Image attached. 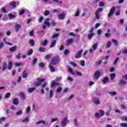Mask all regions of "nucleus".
Returning <instances> with one entry per match:
<instances>
[{
	"label": "nucleus",
	"instance_id": "f257e3e1",
	"mask_svg": "<svg viewBox=\"0 0 127 127\" xmlns=\"http://www.w3.org/2000/svg\"><path fill=\"white\" fill-rule=\"evenodd\" d=\"M60 62V58L57 56H55L52 58L51 61V64H53V65H57V64H58Z\"/></svg>",
	"mask_w": 127,
	"mask_h": 127
},
{
	"label": "nucleus",
	"instance_id": "f03ea898",
	"mask_svg": "<svg viewBox=\"0 0 127 127\" xmlns=\"http://www.w3.org/2000/svg\"><path fill=\"white\" fill-rule=\"evenodd\" d=\"M37 81H35L34 82V87H39V86L41 85V83H42V82H44V81H45L46 79L45 78H40L39 77H38L37 78Z\"/></svg>",
	"mask_w": 127,
	"mask_h": 127
},
{
	"label": "nucleus",
	"instance_id": "7ed1b4c3",
	"mask_svg": "<svg viewBox=\"0 0 127 127\" xmlns=\"http://www.w3.org/2000/svg\"><path fill=\"white\" fill-rule=\"evenodd\" d=\"M101 76V71L100 70H97L94 72L93 77L94 79H98Z\"/></svg>",
	"mask_w": 127,
	"mask_h": 127
},
{
	"label": "nucleus",
	"instance_id": "20e7f679",
	"mask_svg": "<svg viewBox=\"0 0 127 127\" xmlns=\"http://www.w3.org/2000/svg\"><path fill=\"white\" fill-rule=\"evenodd\" d=\"M102 12H103V8H99L97 9V11L95 12V16L97 19H100V16L99 15V13Z\"/></svg>",
	"mask_w": 127,
	"mask_h": 127
},
{
	"label": "nucleus",
	"instance_id": "39448f33",
	"mask_svg": "<svg viewBox=\"0 0 127 127\" xmlns=\"http://www.w3.org/2000/svg\"><path fill=\"white\" fill-rule=\"evenodd\" d=\"M115 11H116V7L113 6L111 8L109 13L108 14V17H110L112 16V15L115 13Z\"/></svg>",
	"mask_w": 127,
	"mask_h": 127
},
{
	"label": "nucleus",
	"instance_id": "423d86ee",
	"mask_svg": "<svg viewBox=\"0 0 127 127\" xmlns=\"http://www.w3.org/2000/svg\"><path fill=\"white\" fill-rule=\"evenodd\" d=\"M14 28L15 32H18L19 29L21 28V25L17 23L15 25Z\"/></svg>",
	"mask_w": 127,
	"mask_h": 127
},
{
	"label": "nucleus",
	"instance_id": "0eeeda50",
	"mask_svg": "<svg viewBox=\"0 0 127 127\" xmlns=\"http://www.w3.org/2000/svg\"><path fill=\"white\" fill-rule=\"evenodd\" d=\"M82 52H83V50H81L79 51L76 55L75 58L76 59H79V58H81V57H82Z\"/></svg>",
	"mask_w": 127,
	"mask_h": 127
},
{
	"label": "nucleus",
	"instance_id": "6e6552de",
	"mask_svg": "<svg viewBox=\"0 0 127 127\" xmlns=\"http://www.w3.org/2000/svg\"><path fill=\"white\" fill-rule=\"evenodd\" d=\"M93 102L95 105H100L101 102L99 98L95 97L93 99Z\"/></svg>",
	"mask_w": 127,
	"mask_h": 127
},
{
	"label": "nucleus",
	"instance_id": "1a4fd4ad",
	"mask_svg": "<svg viewBox=\"0 0 127 127\" xmlns=\"http://www.w3.org/2000/svg\"><path fill=\"white\" fill-rule=\"evenodd\" d=\"M55 86H59V83L55 82V80H53L50 85L51 88H54Z\"/></svg>",
	"mask_w": 127,
	"mask_h": 127
},
{
	"label": "nucleus",
	"instance_id": "9d476101",
	"mask_svg": "<svg viewBox=\"0 0 127 127\" xmlns=\"http://www.w3.org/2000/svg\"><path fill=\"white\" fill-rule=\"evenodd\" d=\"M49 68L51 72H52L53 73L55 72V68L53 66V64L50 63V64H49Z\"/></svg>",
	"mask_w": 127,
	"mask_h": 127
},
{
	"label": "nucleus",
	"instance_id": "9b49d317",
	"mask_svg": "<svg viewBox=\"0 0 127 127\" xmlns=\"http://www.w3.org/2000/svg\"><path fill=\"white\" fill-rule=\"evenodd\" d=\"M68 120L67 119V118L65 117L63 121L61 122L62 127H65L66 125H67V121Z\"/></svg>",
	"mask_w": 127,
	"mask_h": 127
},
{
	"label": "nucleus",
	"instance_id": "f8f14e48",
	"mask_svg": "<svg viewBox=\"0 0 127 127\" xmlns=\"http://www.w3.org/2000/svg\"><path fill=\"white\" fill-rule=\"evenodd\" d=\"M9 5L12 8H16V2L15 1H12L9 3Z\"/></svg>",
	"mask_w": 127,
	"mask_h": 127
},
{
	"label": "nucleus",
	"instance_id": "ddd939ff",
	"mask_svg": "<svg viewBox=\"0 0 127 127\" xmlns=\"http://www.w3.org/2000/svg\"><path fill=\"white\" fill-rule=\"evenodd\" d=\"M126 84H127V82L124 80V79H120L118 82V85H119V86H125Z\"/></svg>",
	"mask_w": 127,
	"mask_h": 127
},
{
	"label": "nucleus",
	"instance_id": "4468645a",
	"mask_svg": "<svg viewBox=\"0 0 127 127\" xmlns=\"http://www.w3.org/2000/svg\"><path fill=\"white\" fill-rule=\"evenodd\" d=\"M74 42V39H69L66 42V46H69V45L72 44Z\"/></svg>",
	"mask_w": 127,
	"mask_h": 127
},
{
	"label": "nucleus",
	"instance_id": "2eb2a0df",
	"mask_svg": "<svg viewBox=\"0 0 127 127\" xmlns=\"http://www.w3.org/2000/svg\"><path fill=\"white\" fill-rule=\"evenodd\" d=\"M44 24L49 27L50 26V22H49V18H46L45 20Z\"/></svg>",
	"mask_w": 127,
	"mask_h": 127
},
{
	"label": "nucleus",
	"instance_id": "dca6fc26",
	"mask_svg": "<svg viewBox=\"0 0 127 127\" xmlns=\"http://www.w3.org/2000/svg\"><path fill=\"white\" fill-rule=\"evenodd\" d=\"M13 103L15 106H17L18 104H19V101H18V99L17 98H14L13 100Z\"/></svg>",
	"mask_w": 127,
	"mask_h": 127
},
{
	"label": "nucleus",
	"instance_id": "f3484780",
	"mask_svg": "<svg viewBox=\"0 0 127 127\" xmlns=\"http://www.w3.org/2000/svg\"><path fill=\"white\" fill-rule=\"evenodd\" d=\"M17 49V47L16 46H14L9 49L10 52H14V51H16V49Z\"/></svg>",
	"mask_w": 127,
	"mask_h": 127
},
{
	"label": "nucleus",
	"instance_id": "a211bd4d",
	"mask_svg": "<svg viewBox=\"0 0 127 127\" xmlns=\"http://www.w3.org/2000/svg\"><path fill=\"white\" fill-rule=\"evenodd\" d=\"M35 90H36V87H31V88H29L28 89V93H32V92H34V91H35Z\"/></svg>",
	"mask_w": 127,
	"mask_h": 127
},
{
	"label": "nucleus",
	"instance_id": "6ab92c4d",
	"mask_svg": "<svg viewBox=\"0 0 127 127\" xmlns=\"http://www.w3.org/2000/svg\"><path fill=\"white\" fill-rule=\"evenodd\" d=\"M65 18V14L64 13H63L60 15H59V19H61V20L64 19Z\"/></svg>",
	"mask_w": 127,
	"mask_h": 127
},
{
	"label": "nucleus",
	"instance_id": "aec40b11",
	"mask_svg": "<svg viewBox=\"0 0 127 127\" xmlns=\"http://www.w3.org/2000/svg\"><path fill=\"white\" fill-rule=\"evenodd\" d=\"M29 43L32 47H33L35 44V41L33 39H30Z\"/></svg>",
	"mask_w": 127,
	"mask_h": 127
},
{
	"label": "nucleus",
	"instance_id": "412c9836",
	"mask_svg": "<svg viewBox=\"0 0 127 127\" xmlns=\"http://www.w3.org/2000/svg\"><path fill=\"white\" fill-rule=\"evenodd\" d=\"M7 67L9 70L12 69V62L10 61L8 63Z\"/></svg>",
	"mask_w": 127,
	"mask_h": 127
},
{
	"label": "nucleus",
	"instance_id": "4be33fe9",
	"mask_svg": "<svg viewBox=\"0 0 127 127\" xmlns=\"http://www.w3.org/2000/svg\"><path fill=\"white\" fill-rule=\"evenodd\" d=\"M94 35H95V33H90L88 35V39L89 40H91L92 38L94 37Z\"/></svg>",
	"mask_w": 127,
	"mask_h": 127
},
{
	"label": "nucleus",
	"instance_id": "5701e85b",
	"mask_svg": "<svg viewBox=\"0 0 127 127\" xmlns=\"http://www.w3.org/2000/svg\"><path fill=\"white\" fill-rule=\"evenodd\" d=\"M41 45L43 46H46L48 44V41L47 40H45L43 42L41 43Z\"/></svg>",
	"mask_w": 127,
	"mask_h": 127
},
{
	"label": "nucleus",
	"instance_id": "b1692460",
	"mask_svg": "<svg viewBox=\"0 0 127 127\" xmlns=\"http://www.w3.org/2000/svg\"><path fill=\"white\" fill-rule=\"evenodd\" d=\"M7 68V64L6 63H3L2 71H5V69Z\"/></svg>",
	"mask_w": 127,
	"mask_h": 127
},
{
	"label": "nucleus",
	"instance_id": "393cba45",
	"mask_svg": "<svg viewBox=\"0 0 127 127\" xmlns=\"http://www.w3.org/2000/svg\"><path fill=\"white\" fill-rule=\"evenodd\" d=\"M108 81H109V77H108L107 76H106L103 78L102 82L103 83H104V84H106V83H107Z\"/></svg>",
	"mask_w": 127,
	"mask_h": 127
},
{
	"label": "nucleus",
	"instance_id": "a878e982",
	"mask_svg": "<svg viewBox=\"0 0 127 127\" xmlns=\"http://www.w3.org/2000/svg\"><path fill=\"white\" fill-rule=\"evenodd\" d=\"M56 42H57L56 40H55V41L52 42V43L50 46V47L51 48H52L53 47H54V46H55V45H56Z\"/></svg>",
	"mask_w": 127,
	"mask_h": 127
},
{
	"label": "nucleus",
	"instance_id": "bb28decb",
	"mask_svg": "<svg viewBox=\"0 0 127 127\" xmlns=\"http://www.w3.org/2000/svg\"><path fill=\"white\" fill-rule=\"evenodd\" d=\"M8 16L10 18V19H12V18H14V17H15V15H13L9 13L8 15Z\"/></svg>",
	"mask_w": 127,
	"mask_h": 127
},
{
	"label": "nucleus",
	"instance_id": "cd10ccee",
	"mask_svg": "<svg viewBox=\"0 0 127 127\" xmlns=\"http://www.w3.org/2000/svg\"><path fill=\"white\" fill-rule=\"evenodd\" d=\"M112 42L114 44L115 46H118V45L119 44V43H118V41L115 39H112Z\"/></svg>",
	"mask_w": 127,
	"mask_h": 127
},
{
	"label": "nucleus",
	"instance_id": "c85d7f7f",
	"mask_svg": "<svg viewBox=\"0 0 127 127\" xmlns=\"http://www.w3.org/2000/svg\"><path fill=\"white\" fill-rule=\"evenodd\" d=\"M108 94H109V95H111V96H116V95H117V92H116V91H112V92H110L108 91Z\"/></svg>",
	"mask_w": 127,
	"mask_h": 127
},
{
	"label": "nucleus",
	"instance_id": "c756f323",
	"mask_svg": "<svg viewBox=\"0 0 127 127\" xmlns=\"http://www.w3.org/2000/svg\"><path fill=\"white\" fill-rule=\"evenodd\" d=\"M27 76H28V74L26 73V70H24L23 72L22 77L23 78H27Z\"/></svg>",
	"mask_w": 127,
	"mask_h": 127
},
{
	"label": "nucleus",
	"instance_id": "7c9ffc66",
	"mask_svg": "<svg viewBox=\"0 0 127 127\" xmlns=\"http://www.w3.org/2000/svg\"><path fill=\"white\" fill-rule=\"evenodd\" d=\"M115 77H116V74L115 73L111 74L110 75V80H111V81H113V80L115 79Z\"/></svg>",
	"mask_w": 127,
	"mask_h": 127
},
{
	"label": "nucleus",
	"instance_id": "2f4dec72",
	"mask_svg": "<svg viewBox=\"0 0 127 127\" xmlns=\"http://www.w3.org/2000/svg\"><path fill=\"white\" fill-rule=\"evenodd\" d=\"M46 122L45 121H43V120H40L39 121H38L37 122H36V125H40V124H45Z\"/></svg>",
	"mask_w": 127,
	"mask_h": 127
},
{
	"label": "nucleus",
	"instance_id": "473e14b6",
	"mask_svg": "<svg viewBox=\"0 0 127 127\" xmlns=\"http://www.w3.org/2000/svg\"><path fill=\"white\" fill-rule=\"evenodd\" d=\"M59 37V34H57V33L54 34L52 36V38H53V39L57 38V37Z\"/></svg>",
	"mask_w": 127,
	"mask_h": 127
},
{
	"label": "nucleus",
	"instance_id": "72a5a7b5",
	"mask_svg": "<svg viewBox=\"0 0 127 127\" xmlns=\"http://www.w3.org/2000/svg\"><path fill=\"white\" fill-rule=\"evenodd\" d=\"M70 64L71 65L73 68H76V67H77V64H76V63L74 62L70 63Z\"/></svg>",
	"mask_w": 127,
	"mask_h": 127
},
{
	"label": "nucleus",
	"instance_id": "f704fd0d",
	"mask_svg": "<svg viewBox=\"0 0 127 127\" xmlns=\"http://www.w3.org/2000/svg\"><path fill=\"white\" fill-rule=\"evenodd\" d=\"M32 53H33V51L32 50V49H30L27 53V55L28 56H29V55H31V54H32Z\"/></svg>",
	"mask_w": 127,
	"mask_h": 127
},
{
	"label": "nucleus",
	"instance_id": "c9c22d12",
	"mask_svg": "<svg viewBox=\"0 0 127 127\" xmlns=\"http://www.w3.org/2000/svg\"><path fill=\"white\" fill-rule=\"evenodd\" d=\"M39 51H40V52H45V49L43 47H40L39 49Z\"/></svg>",
	"mask_w": 127,
	"mask_h": 127
},
{
	"label": "nucleus",
	"instance_id": "e433bc0d",
	"mask_svg": "<svg viewBox=\"0 0 127 127\" xmlns=\"http://www.w3.org/2000/svg\"><path fill=\"white\" fill-rule=\"evenodd\" d=\"M97 47H98V44H95L94 45H93L92 46L93 50H94V51L96 50V49H97Z\"/></svg>",
	"mask_w": 127,
	"mask_h": 127
},
{
	"label": "nucleus",
	"instance_id": "4c0bfd02",
	"mask_svg": "<svg viewBox=\"0 0 127 127\" xmlns=\"http://www.w3.org/2000/svg\"><path fill=\"white\" fill-rule=\"evenodd\" d=\"M25 13V9H23L21 10V11L19 13V15H22V14H24Z\"/></svg>",
	"mask_w": 127,
	"mask_h": 127
},
{
	"label": "nucleus",
	"instance_id": "58836bf2",
	"mask_svg": "<svg viewBox=\"0 0 127 127\" xmlns=\"http://www.w3.org/2000/svg\"><path fill=\"white\" fill-rule=\"evenodd\" d=\"M29 122V118H27L22 121V123H28Z\"/></svg>",
	"mask_w": 127,
	"mask_h": 127
},
{
	"label": "nucleus",
	"instance_id": "ea45409f",
	"mask_svg": "<svg viewBox=\"0 0 127 127\" xmlns=\"http://www.w3.org/2000/svg\"><path fill=\"white\" fill-rule=\"evenodd\" d=\"M111 45H112V42L109 41L107 43V45H106L107 48H110V47H111Z\"/></svg>",
	"mask_w": 127,
	"mask_h": 127
},
{
	"label": "nucleus",
	"instance_id": "a19ab883",
	"mask_svg": "<svg viewBox=\"0 0 127 127\" xmlns=\"http://www.w3.org/2000/svg\"><path fill=\"white\" fill-rule=\"evenodd\" d=\"M120 127H127V123H121L120 124Z\"/></svg>",
	"mask_w": 127,
	"mask_h": 127
},
{
	"label": "nucleus",
	"instance_id": "79ce46f5",
	"mask_svg": "<svg viewBox=\"0 0 127 127\" xmlns=\"http://www.w3.org/2000/svg\"><path fill=\"white\" fill-rule=\"evenodd\" d=\"M10 97V93L7 92L5 94V99H7V98H9Z\"/></svg>",
	"mask_w": 127,
	"mask_h": 127
},
{
	"label": "nucleus",
	"instance_id": "37998d69",
	"mask_svg": "<svg viewBox=\"0 0 127 127\" xmlns=\"http://www.w3.org/2000/svg\"><path fill=\"white\" fill-rule=\"evenodd\" d=\"M44 66H45V65L44 64V63H40L39 64V66L41 67V68H44Z\"/></svg>",
	"mask_w": 127,
	"mask_h": 127
},
{
	"label": "nucleus",
	"instance_id": "c03bdc74",
	"mask_svg": "<svg viewBox=\"0 0 127 127\" xmlns=\"http://www.w3.org/2000/svg\"><path fill=\"white\" fill-rule=\"evenodd\" d=\"M119 59H120V58L118 57L115 60V61L113 62V65H116V64H117L118 61H119Z\"/></svg>",
	"mask_w": 127,
	"mask_h": 127
},
{
	"label": "nucleus",
	"instance_id": "a18cd8bd",
	"mask_svg": "<svg viewBox=\"0 0 127 127\" xmlns=\"http://www.w3.org/2000/svg\"><path fill=\"white\" fill-rule=\"evenodd\" d=\"M32 64L35 65L36 64V62H37V58H34L32 61Z\"/></svg>",
	"mask_w": 127,
	"mask_h": 127
},
{
	"label": "nucleus",
	"instance_id": "49530a36",
	"mask_svg": "<svg viewBox=\"0 0 127 127\" xmlns=\"http://www.w3.org/2000/svg\"><path fill=\"white\" fill-rule=\"evenodd\" d=\"M30 109H31L30 106H28V107L27 108V109H26V114H29V113H30Z\"/></svg>",
	"mask_w": 127,
	"mask_h": 127
},
{
	"label": "nucleus",
	"instance_id": "de8ad7c7",
	"mask_svg": "<svg viewBox=\"0 0 127 127\" xmlns=\"http://www.w3.org/2000/svg\"><path fill=\"white\" fill-rule=\"evenodd\" d=\"M14 65L16 67H19V66H22V64L16 63H15Z\"/></svg>",
	"mask_w": 127,
	"mask_h": 127
},
{
	"label": "nucleus",
	"instance_id": "09e8293b",
	"mask_svg": "<svg viewBox=\"0 0 127 127\" xmlns=\"http://www.w3.org/2000/svg\"><path fill=\"white\" fill-rule=\"evenodd\" d=\"M50 13V11L49 10H46L44 12V14L45 16H47Z\"/></svg>",
	"mask_w": 127,
	"mask_h": 127
},
{
	"label": "nucleus",
	"instance_id": "8fccbe9b",
	"mask_svg": "<svg viewBox=\"0 0 127 127\" xmlns=\"http://www.w3.org/2000/svg\"><path fill=\"white\" fill-rule=\"evenodd\" d=\"M20 96L23 100L25 99V95H24V93L23 92L20 93Z\"/></svg>",
	"mask_w": 127,
	"mask_h": 127
},
{
	"label": "nucleus",
	"instance_id": "3c124183",
	"mask_svg": "<svg viewBox=\"0 0 127 127\" xmlns=\"http://www.w3.org/2000/svg\"><path fill=\"white\" fill-rule=\"evenodd\" d=\"M16 59H17V60H19V59H21V56H20V54H18L16 56Z\"/></svg>",
	"mask_w": 127,
	"mask_h": 127
},
{
	"label": "nucleus",
	"instance_id": "603ef678",
	"mask_svg": "<svg viewBox=\"0 0 127 127\" xmlns=\"http://www.w3.org/2000/svg\"><path fill=\"white\" fill-rule=\"evenodd\" d=\"M61 91H62V88H61V87H58V89H56L57 93H60Z\"/></svg>",
	"mask_w": 127,
	"mask_h": 127
},
{
	"label": "nucleus",
	"instance_id": "864d4df0",
	"mask_svg": "<svg viewBox=\"0 0 127 127\" xmlns=\"http://www.w3.org/2000/svg\"><path fill=\"white\" fill-rule=\"evenodd\" d=\"M99 113L101 117H103V116L105 115V112H104L103 110H99Z\"/></svg>",
	"mask_w": 127,
	"mask_h": 127
},
{
	"label": "nucleus",
	"instance_id": "5fc2aeb1",
	"mask_svg": "<svg viewBox=\"0 0 127 127\" xmlns=\"http://www.w3.org/2000/svg\"><path fill=\"white\" fill-rule=\"evenodd\" d=\"M22 114V111L19 110L16 113V116H19Z\"/></svg>",
	"mask_w": 127,
	"mask_h": 127
},
{
	"label": "nucleus",
	"instance_id": "6e6d98bb",
	"mask_svg": "<svg viewBox=\"0 0 127 127\" xmlns=\"http://www.w3.org/2000/svg\"><path fill=\"white\" fill-rule=\"evenodd\" d=\"M80 66H82V67H84V66H85V61L84 60H82L81 61V62H80Z\"/></svg>",
	"mask_w": 127,
	"mask_h": 127
},
{
	"label": "nucleus",
	"instance_id": "4d7b16f0",
	"mask_svg": "<svg viewBox=\"0 0 127 127\" xmlns=\"http://www.w3.org/2000/svg\"><path fill=\"white\" fill-rule=\"evenodd\" d=\"M80 10L78 9V10L76 11V13L75 14V16H79V14H80Z\"/></svg>",
	"mask_w": 127,
	"mask_h": 127
},
{
	"label": "nucleus",
	"instance_id": "13d9d810",
	"mask_svg": "<svg viewBox=\"0 0 127 127\" xmlns=\"http://www.w3.org/2000/svg\"><path fill=\"white\" fill-rule=\"evenodd\" d=\"M47 85V82H44L43 85L41 86V88L42 89H44L45 87H46V85Z\"/></svg>",
	"mask_w": 127,
	"mask_h": 127
},
{
	"label": "nucleus",
	"instance_id": "bf43d9fd",
	"mask_svg": "<svg viewBox=\"0 0 127 127\" xmlns=\"http://www.w3.org/2000/svg\"><path fill=\"white\" fill-rule=\"evenodd\" d=\"M64 55H67L69 53V50H65L64 52Z\"/></svg>",
	"mask_w": 127,
	"mask_h": 127
},
{
	"label": "nucleus",
	"instance_id": "052dcab7",
	"mask_svg": "<svg viewBox=\"0 0 127 127\" xmlns=\"http://www.w3.org/2000/svg\"><path fill=\"white\" fill-rule=\"evenodd\" d=\"M62 80V76H58L56 78V81H59Z\"/></svg>",
	"mask_w": 127,
	"mask_h": 127
},
{
	"label": "nucleus",
	"instance_id": "680f3d73",
	"mask_svg": "<svg viewBox=\"0 0 127 127\" xmlns=\"http://www.w3.org/2000/svg\"><path fill=\"white\" fill-rule=\"evenodd\" d=\"M105 37H107V38H109V37L111 36V34H110V33H106L105 34Z\"/></svg>",
	"mask_w": 127,
	"mask_h": 127
},
{
	"label": "nucleus",
	"instance_id": "e2e57ef3",
	"mask_svg": "<svg viewBox=\"0 0 127 127\" xmlns=\"http://www.w3.org/2000/svg\"><path fill=\"white\" fill-rule=\"evenodd\" d=\"M2 11L4 13H6V12H7V11H6V9H5V7H2Z\"/></svg>",
	"mask_w": 127,
	"mask_h": 127
},
{
	"label": "nucleus",
	"instance_id": "0e129e2a",
	"mask_svg": "<svg viewBox=\"0 0 127 127\" xmlns=\"http://www.w3.org/2000/svg\"><path fill=\"white\" fill-rule=\"evenodd\" d=\"M51 57V55H47L45 56V59H46L47 60H48V59H50Z\"/></svg>",
	"mask_w": 127,
	"mask_h": 127
},
{
	"label": "nucleus",
	"instance_id": "69168bd1",
	"mask_svg": "<svg viewBox=\"0 0 127 127\" xmlns=\"http://www.w3.org/2000/svg\"><path fill=\"white\" fill-rule=\"evenodd\" d=\"M76 75L77 76H80V77H82V76H83V74L79 71L76 72Z\"/></svg>",
	"mask_w": 127,
	"mask_h": 127
},
{
	"label": "nucleus",
	"instance_id": "338daca9",
	"mask_svg": "<svg viewBox=\"0 0 127 127\" xmlns=\"http://www.w3.org/2000/svg\"><path fill=\"white\" fill-rule=\"evenodd\" d=\"M59 50L61 51H63V50H64V46L63 45H61V46L59 48Z\"/></svg>",
	"mask_w": 127,
	"mask_h": 127
},
{
	"label": "nucleus",
	"instance_id": "774afa93",
	"mask_svg": "<svg viewBox=\"0 0 127 127\" xmlns=\"http://www.w3.org/2000/svg\"><path fill=\"white\" fill-rule=\"evenodd\" d=\"M52 95H53V90H50V91L49 97L50 98H52Z\"/></svg>",
	"mask_w": 127,
	"mask_h": 127
}]
</instances>
